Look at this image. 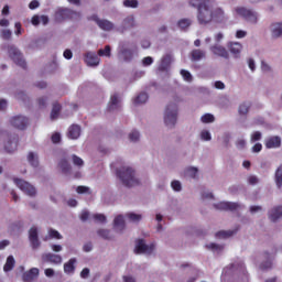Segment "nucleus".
Segmentation results:
<instances>
[{
	"label": "nucleus",
	"instance_id": "40",
	"mask_svg": "<svg viewBox=\"0 0 282 282\" xmlns=\"http://www.w3.org/2000/svg\"><path fill=\"white\" fill-rule=\"evenodd\" d=\"M200 122L203 124H212V122H215V115L213 113H205L200 117Z\"/></svg>",
	"mask_w": 282,
	"mask_h": 282
},
{
	"label": "nucleus",
	"instance_id": "59",
	"mask_svg": "<svg viewBox=\"0 0 282 282\" xmlns=\"http://www.w3.org/2000/svg\"><path fill=\"white\" fill-rule=\"evenodd\" d=\"M261 70L264 74H270V72H272V66H270V64H268L267 62H262L261 63Z\"/></svg>",
	"mask_w": 282,
	"mask_h": 282
},
{
	"label": "nucleus",
	"instance_id": "2",
	"mask_svg": "<svg viewBox=\"0 0 282 282\" xmlns=\"http://www.w3.org/2000/svg\"><path fill=\"white\" fill-rule=\"evenodd\" d=\"M117 175L124 184V186H138L140 184V178H138V175H135V170L129 165H122L117 170Z\"/></svg>",
	"mask_w": 282,
	"mask_h": 282
},
{
	"label": "nucleus",
	"instance_id": "46",
	"mask_svg": "<svg viewBox=\"0 0 282 282\" xmlns=\"http://www.w3.org/2000/svg\"><path fill=\"white\" fill-rule=\"evenodd\" d=\"M14 63L23 67L25 65V61H23V57L21 56V53L19 51H15L14 55L12 56Z\"/></svg>",
	"mask_w": 282,
	"mask_h": 282
},
{
	"label": "nucleus",
	"instance_id": "55",
	"mask_svg": "<svg viewBox=\"0 0 282 282\" xmlns=\"http://www.w3.org/2000/svg\"><path fill=\"white\" fill-rule=\"evenodd\" d=\"M216 237L218 239H228V237H232V231L228 230V231H219L216 234Z\"/></svg>",
	"mask_w": 282,
	"mask_h": 282
},
{
	"label": "nucleus",
	"instance_id": "56",
	"mask_svg": "<svg viewBox=\"0 0 282 282\" xmlns=\"http://www.w3.org/2000/svg\"><path fill=\"white\" fill-rule=\"evenodd\" d=\"M98 56H107V57L111 56V47L106 46L105 50H99Z\"/></svg>",
	"mask_w": 282,
	"mask_h": 282
},
{
	"label": "nucleus",
	"instance_id": "9",
	"mask_svg": "<svg viewBox=\"0 0 282 282\" xmlns=\"http://www.w3.org/2000/svg\"><path fill=\"white\" fill-rule=\"evenodd\" d=\"M29 241L33 250L41 248V240H39V228L31 227L29 230Z\"/></svg>",
	"mask_w": 282,
	"mask_h": 282
},
{
	"label": "nucleus",
	"instance_id": "50",
	"mask_svg": "<svg viewBox=\"0 0 282 282\" xmlns=\"http://www.w3.org/2000/svg\"><path fill=\"white\" fill-rule=\"evenodd\" d=\"M128 138L130 142H139L140 141V132L138 130H132L129 134Z\"/></svg>",
	"mask_w": 282,
	"mask_h": 282
},
{
	"label": "nucleus",
	"instance_id": "3",
	"mask_svg": "<svg viewBox=\"0 0 282 282\" xmlns=\"http://www.w3.org/2000/svg\"><path fill=\"white\" fill-rule=\"evenodd\" d=\"M163 122L169 129H173L177 124V105L170 104L165 107Z\"/></svg>",
	"mask_w": 282,
	"mask_h": 282
},
{
	"label": "nucleus",
	"instance_id": "39",
	"mask_svg": "<svg viewBox=\"0 0 282 282\" xmlns=\"http://www.w3.org/2000/svg\"><path fill=\"white\" fill-rule=\"evenodd\" d=\"M58 167L61 169L62 173H69V171H72V165H69V162H67L65 159L59 161Z\"/></svg>",
	"mask_w": 282,
	"mask_h": 282
},
{
	"label": "nucleus",
	"instance_id": "30",
	"mask_svg": "<svg viewBox=\"0 0 282 282\" xmlns=\"http://www.w3.org/2000/svg\"><path fill=\"white\" fill-rule=\"evenodd\" d=\"M121 98L120 95L115 94L110 97V101L108 104V107L111 111H115V109H118L120 107Z\"/></svg>",
	"mask_w": 282,
	"mask_h": 282
},
{
	"label": "nucleus",
	"instance_id": "24",
	"mask_svg": "<svg viewBox=\"0 0 282 282\" xmlns=\"http://www.w3.org/2000/svg\"><path fill=\"white\" fill-rule=\"evenodd\" d=\"M270 32L272 39H281L282 36V23H273L270 25Z\"/></svg>",
	"mask_w": 282,
	"mask_h": 282
},
{
	"label": "nucleus",
	"instance_id": "13",
	"mask_svg": "<svg viewBox=\"0 0 282 282\" xmlns=\"http://www.w3.org/2000/svg\"><path fill=\"white\" fill-rule=\"evenodd\" d=\"M42 260L46 263H53L54 265H61V263H63V257L52 252L42 254Z\"/></svg>",
	"mask_w": 282,
	"mask_h": 282
},
{
	"label": "nucleus",
	"instance_id": "35",
	"mask_svg": "<svg viewBox=\"0 0 282 282\" xmlns=\"http://www.w3.org/2000/svg\"><path fill=\"white\" fill-rule=\"evenodd\" d=\"M47 235L48 236L44 238L45 241H47V239H63V235H61V232H58V230L55 229H48Z\"/></svg>",
	"mask_w": 282,
	"mask_h": 282
},
{
	"label": "nucleus",
	"instance_id": "32",
	"mask_svg": "<svg viewBox=\"0 0 282 282\" xmlns=\"http://www.w3.org/2000/svg\"><path fill=\"white\" fill-rule=\"evenodd\" d=\"M269 217H270L271 221H276V219H281L282 206L272 208L269 213Z\"/></svg>",
	"mask_w": 282,
	"mask_h": 282
},
{
	"label": "nucleus",
	"instance_id": "20",
	"mask_svg": "<svg viewBox=\"0 0 282 282\" xmlns=\"http://www.w3.org/2000/svg\"><path fill=\"white\" fill-rule=\"evenodd\" d=\"M82 133H83V129L80 128V126L72 124L68 128L67 138H69V140H78Z\"/></svg>",
	"mask_w": 282,
	"mask_h": 282
},
{
	"label": "nucleus",
	"instance_id": "58",
	"mask_svg": "<svg viewBox=\"0 0 282 282\" xmlns=\"http://www.w3.org/2000/svg\"><path fill=\"white\" fill-rule=\"evenodd\" d=\"M76 193H78V195H88L90 192H89V187L87 186H78L76 188Z\"/></svg>",
	"mask_w": 282,
	"mask_h": 282
},
{
	"label": "nucleus",
	"instance_id": "29",
	"mask_svg": "<svg viewBox=\"0 0 282 282\" xmlns=\"http://www.w3.org/2000/svg\"><path fill=\"white\" fill-rule=\"evenodd\" d=\"M198 140L200 142H210L213 140V133L210 130L204 128L198 132Z\"/></svg>",
	"mask_w": 282,
	"mask_h": 282
},
{
	"label": "nucleus",
	"instance_id": "43",
	"mask_svg": "<svg viewBox=\"0 0 282 282\" xmlns=\"http://www.w3.org/2000/svg\"><path fill=\"white\" fill-rule=\"evenodd\" d=\"M248 111H250V105H248L247 102L240 104V106L238 107L239 116L246 117L248 116Z\"/></svg>",
	"mask_w": 282,
	"mask_h": 282
},
{
	"label": "nucleus",
	"instance_id": "16",
	"mask_svg": "<svg viewBox=\"0 0 282 282\" xmlns=\"http://www.w3.org/2000/svg\"><path fill=\"white\" fill-rule=\"evenodd\" d=\"M77 263H78V260L76 258H70L63 265L64 273H66L67 276H73V274L76 272Z\"/></svg>",
	"mask_w": 282,
	"mask_h": 282
},
{
	"label": "nucleus",
	"instance_id": "53",
	"mask_svg": "<svg viewBox=\"0 0 282 282\" xmlns=\"http://www.w3.org/2000/svg\"><path fill=\"white\" fill-rule=\"evenodd\" d=\"M93 219H95L97 224H107V216L104 214H94Z\"/></svg>",
	"mask_w": 282,
	"mask_h": 282
},
{
	"label": "nucleus",
	"instance_id": "19",
	"mask_svg": "<svg viewBox=\"0 0 282 282\" xmlns=\"http://www.w3.org/2000/svg\"><path fill=\"white\" fill-rule=\"evenodd\" d=\"M213 20L216 21V23H224L228 17L226 15V11L224 8L218 7L214 11H212Z\"/></svg>",
	"mask_w": 282,
	"mask_h": 282
},
{
	"label": "nucleus",
	"instance_id": "28",
	"mask_svg": "<svg viewBox=\"0 0 282 282\" xmlns=\"http://www.w3.org/2000/svg\"><path fill=\"white\" fill-rule=\"evenodd\" d=\"M32 25H47L50 18L47 15H33L31 19Z\"/></svg>",
	"mask_w": 282,
	"mask_h": 282
},
{
	"label": "nucleus",
	"instance_id": "6",
	"mask_svg": "<svg viewBox=\"0 0 282 282\" xmlns=\"http://www.w3.org/2000/svg\"><path fill=\"white\" fill-rule=\"evenodd\" d=\"M209 51L218 58H225V61H228V58H230V52H228V48H226V46L221 44L212 45L209 47Z\"/></svg>",
	"mask_w": 282,
	"mask_h": 282
},
{
	"label": "nucleus",
	"instance_id": "49",
	"mask_svg": "<svg viewBox=\"0 0 282 282\" xmlns=\"http://www.w3.org/2000/svg\"><path fill=\"white\" fill-rule=\"evenodd\" d=\"M181 76L186 83H193V75L186 69H181Z\"/></svg>",
	"mask_w": 282,
	"mask_h": 282
},
{
	"label": "nucleus",
	"instance_id": "1",
	"mask_svg": "<svg viewBox=\"0 0 282 282\" xmlns=\"http://www.w3.org/2000/svg\"><path fill=\"white\" fill-rule=\"evenodd\" d=\"M223 281L248 282V272L242 262L235 263L224 269Z\"/></svg>",
	"mask_w": 282,
	"mask_h": 282
},
{
	"label": "nucleus",
	"instance_id": "22",
	"mask_svg": "<svg viewBox=\"0 0 282 282\" xmlns=\"http://www.w3.org/2000/svg\"><path fill=\"white\" fill-rule=\"evenodd\" d=\"M72 17V10L69 9H57L55 12V20L61 22L65 21V19H69Z\"/></svg>",
	"mask_w": 282,
	"mask_h": 282
},
{
	"label": "nucleus",
	"instance_id": "61",
	"mask_svg": "<svg viewBox=\"0 0 282 282\" xmlns=\"http://www.w3.org/2000/svg\"><path fill=\"white\" fill-rule=\"evenodd\" d=\"M246 139H238L236 141V148L239 149V151H242V149H246Z\"/></svg>",
	"mask_w": 282,
	"mask_h": 282
},
{
	"label": "nucleus",
	"instance_id": "60",
	"mask_svg": "<svg viewBox=\"0 0 282 282\" xmlns=\"http://www.w3.org/2000/svg\"><path fill=\"white\" fill-rule=\"evenodd\" d=\"M1 36L8 41L12 37V31H10V29H3L1 31Z\"/></svg>",
	"mask_w": 282,
	"mask_h": 282
},
{
	"label": "nucleus",
	"instance_id": "34",
	"mask_svg": "<svg viewBox=\"0 0 282 282\" xmlns=\"http://www.w3.org/2000/svg\"><path fill=\"white\" fill-rule=\"evenodd\" d=\"M15 263H17V261L14 260V257L9 256V257L7 258V261H6V264H4V267H3V270H4L6 272L12 271V270L14 269Z\"/></svg>",
	"mask_w": 282,
	"mask_h": 282
},
{
	"label": "nucleus",
	"instance_id": "36",
	"mask_svg": "<svg viewBox=\"0 0 282 282\" xmlns=\"http://www.w3.org/2000/svg\"><path fill=\"white\" fill-rule=\"evenodd\" d=\"M192 24H193V21L187 18H183L176 22L177 28H180L181 30H186Z\"/></svg>",
	"mask_w": 282,
	"mask_h": 282
},
{
	"label": "nucleus",
	"instance_id": "52",
	"mask_svg": "<svg viewBox=\"0 0 282 282\" xmlns=\"http://www.w3.org/2000/svg\"><path fill=\"white\" fill-rule=\"evenodd\" d=\"M135 25V19L130 15L123 20V28H133Z\"/></svg>",
	"mask_w": 282,
	"mask_h": 282
},
{
	"label": "nucleus",
	"instance_id": "64",
	"mask_svg": "<svg viewBox=\"0 0 282 282\" xmlns=\"http://www.w3.org/2000/svg\"><path fill=\"white\" fill-rule=\"evenodd\" d=\"M51 250H52L53 252H56V253L63 252V247H62L61 245L54 243V245H51Z\"/></svg>",
	"mask_w": 282,
	"mask_h": 282
},
{
	"label": "nucleus",
	"instance_id": "37",
	"mask_svg": "<svg viewBox=\"0 0 282 282\" xmlns=\"http://www.w3.org/2000/svg\"><path fill=\"white\" fill-rule=\"evenodd\" d=\"M274 182H275V186H278V188H281V186H282V164L275 171Z\"/></svg>",
	"mask_w": 282,
	"mask_h": 282
},
{
	"label": "nucleus",
	"instance_id": "11",
	"mask_svg": "<svg viewBox=\"0 0 282 282\" xmlns=\"http://www.w3.org/2000/svg\"><path fill=\"white\" fill-rule=\"evenodd\" d=\"M213 20V11L208 8H200L199 13H198V22L202 25H206L210 23Z\"/></svg>",
	"mask_w": 282,
	"mask_h": 282
},
{
	"label": "nucleus",
	"instance_id": "23",
	"mask_svg": "<svg viewBox=\"0 0 282 282\" xmlns=\"http://www.w3.org/2000/svg\"><path fill=\"white\" fill-rule=\"evenodd\" d=\"M93 19L101 30H105L106 32H111V30H113V23L109 20H100L98 17H94Z\"/></svg>",
	"mask_w": 282,
	"mask_h": 282
},
{
	"label": "nucleus",
	"instance_id": "8",
	"mask_svg": "<svg viewBox=\"0 0 282 282\" xmlns=\"http://www.w3.org/2000/svg\"><path fill=\"white\" fill-rule=\"evenodd\" d=\"M10 124L13 126L14 129L23 131V129H28V124H30V119L24 116H15L10 119Z\"/></svg>",
	"mask_w": 282,
	"mask_h": 282
},
{
	"label": "nucleus",
	"instance_id": "5",
	"mask_svg": "<svg viewBox=\"0 0 282 282\" xmlns=\"http://www.w3.org/2000/svg\"><path fill=\"white\" fill-rule=\"evenodd\" d=\"M13 183L15 186H18V188H20V191L25 193V195H29V197H34V195H36V187H34L29 182L15 177L13 178Z\"/></svg>",
	"mask_w": 282,
	"mask_h": 282
},
{
	"label": "nucleus",
	"instance_id": "26",
	"mask_svg": "<svg viewBox=\"0 0 282 282\" xmlns=\"http://www.w3.org/2000/svg\"><path fill=\"white\" fill-rule=\"evenodd\" d=\"M185 177H189L191 180H197L199 176V169L196 166H187L184 170Z\"/></svg>",
	"mask_w": 282,
	"mask_h": 282
},
{
	"label": "nucleus",
	"instance_id": "45",
	"mask_svg": "<svg viewBox=\"0 0 282 282\" xmlns=\"http://www.w3.org/2000/svg\"><path fill=\"white\" fill-rule=\"evenodd\" d=\"M58 113H61V105L55 104L53 105V108L51 111V120H56L58 118Z\"/></svg>",
	"mask_w": 282,
	"mask_h": 282
},
{
	"label": "nucleus",
	"instance_id": "38",
	"mask_svg": "<svg viewBox=\"0 0 282 282\" xmlns=\"http://www.w3.org/2000/svg\"><path fill=\"white\" fill-rule=\"evenodd\" d=\"M147 100H149V95L147 93H141L133 99V102L134 105H144Z\"/></svg>",
	"mask_w": 282,
	"mask_h": 282
},
{
	"label": "nucleus",
	"instance_id": "7",
	"mask_svg": "<svg viewBox=\"0 0 282 282\" xmlns=\"http://www.w3.org/2000/svg\"><path fill=\"white\" fill-rule=\"evenodd\" d=\"M135 56H138V48H135V46L122 47L119 52V58L121 61H126V63H129V61H133Z\"/></svg>",
	"mask_w": 282,
	"mask_h": 282
},
{
	"label": "nucleus",
	"instance_id": "54",
	"mask_svg": "<svg viewBox=\"0 0 282 282\" xmlns=\"http://www.w3.org/2000/svg\"><path fill=\"white\" fill-rule=\"evenodd\" d=\"M72 160H73V164L75 166H78V169H83V166H85V161H83L80 156L73 155Z\"/></svg>",
	"mask_w": 282,
	"mask_h": 282
},
{
	"label": "nucleus",
	"instance_id": "15",
	"mask_svg": "<svg viewBox=\"0 0 282 282\" xmlns=\"http://www.w3.org/2000/svg\"><path fill=\"white\" fill-rule=\"evenodd\" d=\"M282 139L279 135H272L265 139V149H281Z\"/></svg>",
	"mask_w": 282,
	"mask_h": 282
},
{
	"label": "nucleus",
	"instance_id": "33",
	"mask_svg": "<svg viewBox=\"0 0 282 282\" xmlns=\"http://www.w3.org/2000/svg\"><path fill=\"white\" fill-rule=\"evenodd\" d=\"M192 56V61L194 63H197L199 61H202L203 58H206V52L202 51V50H194L191 53Z\"/></svg>",
	"mask_w": 282,
	"mask_h": 282
},
{
	"label": "nucleus",
	"instance_id": "14",
	"mask_svg": "<svg viewBox=\"0 0 282 282\" xmlns=\"http://www.w3.org/2000/svg\"><path fill=\"white\" fill-rule=\"evenodd\" d=\"M227 47L234 58H239V56H241V52H243V44L240 42H228Z\"/></svg>",
	"mask_w": 282,
	"mask_h": 282
},
{
	"label": "nucleus",
	"instance_id": "4",
	"mask_svg": "<svg viewBox=\"0 0 282 282\" xmlns=\"http://www.w3.org/2000/svg\"><path fill=\"white\" fill-rule=\"evenodd\" d=\"M135 254H145V257H151L155 254V243H147L144 239H137L134 243Z\"/></svg>",
	"mask_w": 282,
	"mask_h": 282
},
{
	"label": "nucleus",
	"instance_id": "57",
	"mask_svg": "<svg viewBox=\"0 0 282 282\" xmlns=\"http://www.w3.org/2000/svg\"><path fill=\"white\" fill-rule=\"evenodd\" d=\"M224 39H225L224 33L217 32V33L214 35L215 45H219V44L221 43V41H224Z\"/></svg>",
	"mask_w": 282,
	"mask_h": 282
},
{
	"label": "nucleus",
	"instance_id": "42",
	"mask_svg": "<svg viewBox=\"0 0 282 282\" xmlns=\"http://www.w3.org/2000/svg\"><path fill=\"white\" fill-rule=\"evenodd\" d=\"M207 250H212V252L219 253L221 250H224V246L217 245L215 242H209L206 245Z\"/></svg>",
	"mask_w": 282,
	"mask_h": 282
},
{
	"label": "nucleus",
	"instance_id": "63",
	"mask_svg": "<svg viewBox=\"0 0 282 282\" xmlns=\"http://www.w3.org/2000/svg\"><path fill=\"white\" fill-rule=\"evenodd\" d=\"M263 150V145L261 143H256L252 148L251 151L253 153H261V151Z\"/></svg>",
	"mask_w": 282,
	"mask_h": 282
},
{
	"label": "nucleus",
	"instance_id": "10",
	"mask_svg": "<svg viewBox=\"0 0 282 282\" xmlns=\"http://www.w3.org/2000/svg\"><path fill=\"white\" fill-rule=\"evenodd\" d=\"M112 228H113L115 232L122 235V232H124V230H127V221L124 220V216L117 215L113 218Z\"/></svg>",
	"mask_w": 282,
	"mask_h": 282
},
{
	"label": "nucleus",
	"instance_id": "21",
	"mask_svg": "<svg viewBox=\"0 0 282 282\" xmlns=\"http://www.w3.org/2000/svg\"><path fill=\"white\" fill-rule=\"evenodd\" d=\"M40 272L39 268H32L22 274V280L25 282L34 281V279H37Z\"/></svg>",
	"mask_w": 282,
	"mask_h": 282
},
{
	"label": "nucleus",
	"instance_id": "51",
	"mask_svg": "<svg viewBox=\"0 0 282 282\" xmlns=\"http://www.w3.org/2000/svg\"><path fill=\"white\" fill-rule=\"evenodd\" d=\"M123 6L124 8L135 9L140 6V2L138 0H123Z\"/></svg>",
	"mask_w": 282,
	"mask_h": 282
},
{
	"label": "nucleus",
	"instance_id": "62",
	"mask_svg": "<svg viewBox=\"0 0 282 282\" xmlns=\"http://www.w3.org/2000/svg\"><path fill=\"white\" fill-rule=\"evenodd\" d=\"M246 36H248V31L245 30H237L235 37L236 39H246Z\"/></svg>",
	"mask_w": 282,
	"mask_h": 282
},
{
	"label": "nucleus",
	"instance_id": "25",
	"mask_svg": "<svg viewBox=\"0 0 282 282\" xmlns=\"http://www.w3.org/2000/svg\"><path fill=\"white\" fill-rule=\"evenodd\" d=\"M26 161L33 169H39V153L32 151L28 152Z\"/></svg>",
	"mask_w": 282,
	"mask_h": 282
},
{
	"label": "nucleus",
	"instance_id": "31",
	"mask_svg": "<svg viewBox=\"0 0 282 282\" xmlns=\"http://www.w3.org/2000/svg\"><path fill=\"white\" fill-rule=\"evenodd\" d=\"M250 9H246L245 7H236L232 10L235 17H241L242 19H247Z\"/></svg>",
	"mask_w": 282,
	"mask_h": 282
},
{
	"label": "nucleus",
	"instance_id": "27",
	"mask_svg": "<svg viewBox=\"0 0 282 282\" xmlns=\"http://www.w3.org/2000/svg\"><path fill=\"white\" fill-rule=\"evenodd\" d=\"M143 216L140 213L129 212L126 214V219L130 221V224H140Z\"/></svg>",
	"mask_w": 282,
	"mask_h": 282
},
{
	"label": "nucleus",
	"instance_id": "44",
	"mask_svg": "<svg viewBox=\"0 0 282 282\" xmlns=\"http://www.w3.org/2000/svg\"><path fill=\"white\" fill-rule=\"evenodd\" d=\"M172 191H174V193H182V181L180 180H173L170 184Z\"/></svg>",
	"mask_w": 282,
	"mask_h": 282
},
{
	"label": "nucleus",
	"instance_id": "48",
	"mask_svg": "<svg viewBox=\"0 0 282 282\" xmlns=\"http://www.w3.org/2000/svg\"><path fill=\"white\" fill-rule=\"evenodd\" d=\"M246 21H249V23H257L259 21V17L256 12L249 10V13L247 14V18H245Z\"/></svg>",
	"mask_w": 282,
	"mask_h": 282
},
{
	"label": "nucleus",
	"instance_id": "12",
	"mask_svg": "<svg viewBox=\"0 0 282 282\" xmlns=\"http://www.w3.org/2000/svg\"><path fill=\"white\" fill-rule=\"evenodd\" d=\"M84 62L88 67H98L100 65V57L94 52H86L84 55Z\"/></svg>",
	"mask_w": 282,
	"mask_h": 282
},
{
	"label": "nucleus",
	"instance_id": "17",
	"mask_svg": "<svg viewBox=\"0 0 282 282\" xmlns=\"http://www.w3.org/2000/svg\"><path fill=\"white\" fill-rule=\"evenodd\" d=\"M214 206L217 208V210H239V208H241V205L230 202H219Z\"/></svg>",
	"mask_w": 282,
	"mask_h": 282
},
{
	"label": "nucleus",
	"instance_id": "47",
	"mask_svg": "<svg viewBox=\"0 0 282 282\" xmlns=\"http://www.w3.org/2000/svg\"><path fill=\"white\" fill-rule=\"evenodd\" d=\"M263 138V134L261 133V131H253L250 134V142L254 143V142H259V140H261Z\"/></svg>",
	"mask_w": 282,
	"mask_h": 282
},
{
	"label": "nucleus",
	"instance_id": "18",
	"mask_svg": "<svg viewBox=\"0 0 282 282\" xmlns=\"http://www.w3.org/2000/svg\"><path fill=\"white\" fill-rule=\"evenodd\" d=\"M18 147H19V138L17 137H9L4 141V150L7 151V153H14Z\"/></svg>",
	"mask_w": 282,
	"mask_h": 282
},
{
	"label": "nucleus",
	"instance_id": "41",
	"mask_svg": "<svg viewBox=\"0 0 282 282\" xmlns=\"http://www.w3.org/2000/svg\"><path fill=\"white\" fill-rule=\"evenodd\" d=\"M97 235L102 239H113V234L109 229H99Z\"/></svg>",
	"mask_w": 282,
	"mask_h": 282
}]
</instances>
